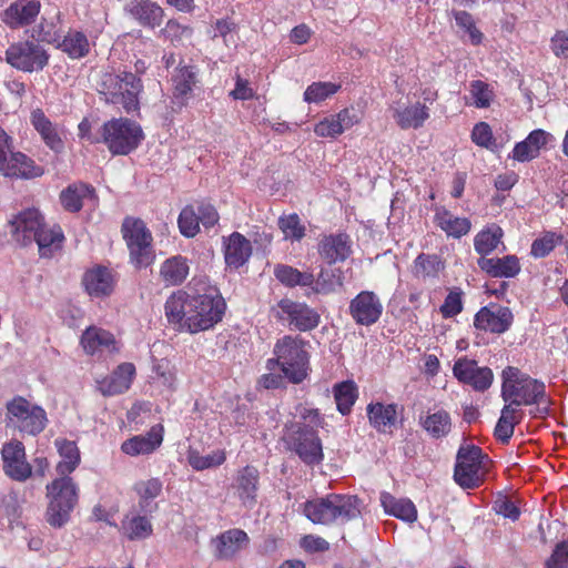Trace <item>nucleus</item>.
Here are the masks:
<instances>
[{
	"label": "nucleus",
	"mask_w": 568,
	"mask_h": 568,
	"mask_svg": "<svg viewBox=\"0 0 568 568\" xmlns=\"http://www.w3.org/2000/svg\"><path fill=\"white\" fill-rule=\"evenodd\" d=\"M226 303L219 294H191L185 290L174 291L164 303L168 324L176 332L197 334L209 331L224 316Z\"/></svg>",
	"instance_id": "1"
},
{
	"label": "nucleus",
	"mask_w": 568,
	"mask_h": 568,
	"mask_svg": "<svg viewBox=\"0 0 568 568\" xmlns=\"http://www.w3.org/2000/svg\"><path fill=\"white\" fill-rule=\"evenodd\" d=\"M307 345L308 342L298 335H284L276 341L273 348L275 357L266 361V369L280 367L290 383L301 384L311 371Z\"/></svg>",
	"instance_id": "2"
},
{
	"label": "nucleus",
	"mask_w": 568,
	"mask_h": 568,
	"mask_svg": "<svg viewBox=\"0 0 568 568\" xmlns=\"http://www.w3.org/2000/svg\"><path fill=\"white\" fill-rule=\"evenodd\" d=\"M303 514L315 525L345 524L361 516L359 499L354 495L327 494L305 501Z\"/></svg>",
	"instance_id": "3"
},
{
	"label": "nucleus",
	"mask_w": 568,
	"mask_h": 568,
	"mask_svg": "<svg viewBox=\"0 0 568 568\" xmlns=\"http://www.w3.org/2000/svg\"><path fill=\"white\" fill-rule=\"evenodd\" d=\"M95 90L106 103L120 104L126 113H133L140 109L143 82L130 71H105L99 74Z\"/></svg>",
	"instance_id": "4"
},
{
	"label": "nucleus",
	"mask_w": 568,
	"mask_h": 568,
	"mask_svg": "<svg viewBox=\"0 0 568 568\" xmlns=\"http://www.w3.org/2000/svg\"><path fill=\"white\" fill-rule=\"evenodd\" d=\"M501 397L513 406H542V415L548 414L550 399L546 394L544 382L521 373L519 368L507 366L503 371Z\"/></svg>",
	"instance_id": "5"
},
{
	"label": "nucleus",
	"mask_w": 568,
	"mask_h": 568,
	"mask_svg": "<svg viewBox=\"0 0 568 568\" xmlns=\"http://www.w3.org/2000/svg\"><path fill=\"white\" fill-rule=\"evenodd\" d=\"M49 505L45 517L50 526L60 528L70 519V514L78 504V486L70 476H59L47 485Z\"/></svg>",
	"instance_id": "6"
},
{
	"label": "nucleus",
	"mask_w": 568,
	"mask_h": 568,
	"mask_svg": "<svg viewBox=\"0 0 568 568\" xmlns=\"http://www.w3.org/2000/svg\"><path fill=\"white\" fill-rule=\"evenodd\" d=\"M101 138L112 155H128L139 148L144 133L135 121L118 118L103 123Z\"/></svg>",
	"instance_id": "7"
},
{
	"label": "nucleus",
	"mask_w": 568,
	"mask_h": 568,
	"mask_svg": "<svg viewBox=\"0 0 568 568\" xmlns=\"http://www.w3.org/2000/svg\"><path fill=\"white\" fill-rule=\"evenodd\" d=\"M121 233L134 267L140 270L150 266L155 253L152 246L153 236L146 224L139 217L126 216L122 222Z\"/></svg>",
	"instance_id": "8"
},
{
	"label": "nucleus",
	"mask_w": 568,
	"mask_h": 568,
	"mask_svg": "<svg viewBox=\"0 0 568 568\" xmlns=\"http://www.w3.org/2000/svg\"><path fill=\"white\" fill-rule=\"evenodd\" d=\"M6 427L21 434L37 436L47 426L45 410L22 396H14L6 404Z\"/></svg>",
	"instance_id": "9"
},
{
	"label": "nucleus",
	"mask_w": 568,
	"mask_h": 568,
	"mask_svg": "<svg viewBox=\"0 0 568 568\" xmlns=\"http://www.w3.org/2000/svg\"><path fill=\"white\" fill-rule=\"evenodd\" d=\"M488 456L476 445H462L456 455L454 479L464 489L478 488L485 480Z\"/></svg>",
	"instance_id": "10"
},
{
	"label": "nucleus",
	"mask_w": 568,
	"mask_h": 568,
	"mask_svg": "<svg viewBox=\"0 0 568 568\" xmlns=\"http://www.w3.org/2000/svg\"><path fill=\"white\" fill-rule=\"evenodd\" d=\"M286 448L295 453L307 466L320 465L324 459L322 440L316 429L305 424H291L286 426L283 437Z\"/></svg>",
	"instance_id": "11"
},
{
	"label": "nucleus",
	"mask_w": 568,
	"mask_h": 568,
	"mask_svg": "<svg viewBox=\"0 0 568 568\" xmlns=\"http://www.w3.org/2000/svg\"><path fill=\"white\" fill-rule=\"evenodd\" d=\"M0 172L8 178L34 179L44 173V170L27 154L13 151V140L0 128Z\"/></svg>",
	"instance_id": "12"
},
{
	"label": "nucleus",
	"mask_w": 568,
	"mask_h": 568,
	"mask_svg": "<svg viewBox=\"0 0 568 568\" xmlns=\"http://www.w3.org/2000/svg\"><path fill=\"white\" fill-rule=\"evenodd\" d=\"M50 54L36 40H22L11 43L4 52L6 62L18 71L40 72L49 64Z\"/></svg>",
	"instance_id": "13"
},
{
	"label": "nucleus",
	"mask_w": 568,
	"mask_h": 568,
	"mask_svg": "<svg viewBox=\"0 0 568 568\" xmlns=\"http://www.w3.org/2000/svg\"><path fill=\"white\" fill-rule=\"evenodd\" d=\"M277 321L287 324L298 332H311L321 323V314L306 302L294 301L285 297L277 302L275 307Z\"/></svg>",
	"instance_id": "14"
},
{
	"label": "nucleus",
	"mask_w": 568,
	"mask_h": 568,
	"mask_svg": "<svg viewBox=\"0 0 568 568\" xmlns=\"http://www.w3.org/2000/svg\"><path fill=\"white\" fill-rule=\"evenodd\" d=\"M2 470L7 477L23 483L32 476V465L27 459L26 447L18 439H10L1 448Z\"/></svg>",
	"instance_id": "15"
},
{
	"label": "nucleus",
	"mask_w": 568,
	"mask_h": 568,
	"mask_svg": "<svg viewBox=\"0 0 568 568\" xmlns=\"http://www.w3.org/2000/svg\"><path fill=\"white\" fill-rule=\"evenodd\" d=\"M454 377L476 392H486L494 382V373L488 366H479L478 362L467 356L459 357L453 366Z\"/></svg>",
	"instance_id": "16"
},
{
	"label": "nucleus",
	"mask_w": 568,
	"mask_h": 568,
	"mask_svg": "<svg viewBox=\"0 0 568 568\" xmlns=\"http://www.w3.org/2000/svg\"><path fill=\"white\" fill-rule=\"evenodd\" d=\"M514 318L509 307L489 303L475 314L474 326L486 333L501 335L510 329Z\"/></svg>",
	"instance_id": "17"
},
{
	"label": "nucleus",
	"mask_w": 568,
	"mask_h": 568,
	"mask_svg": "<svg viewBox=\"0 0 568 568\" xmlns=\"http://www.w3.org/2000/svg\"><path fill=\"white\" fill-rule=\"evenodd\" d=\"M260 485V470L253 465H246L236 470L231 489L240 504L251 509L257 504Z\"/></svg>",
	"instance_id": "18"
},
{
	"label": "nucleus",
	"mask_w": 568,
	"mask_h": 568,
	"mask_svg": "<svg viewBox=\"0 0 568 568\" xmlns=\"http://www.w3.org/2000/svg\"><path fill=\"white\" fill-rule=\"evenodd\" d=\"M80 345L87 355L98 357L104 354H119L122 347L121 342L115 338L113 333L94 325L87 327L82 332Z\"/></svg>",
	"instance_id": "19"
},
{
	"label": "nucleus",
	"mask_w": 568,
	"mask_h": 568,
	"mask_svg": "<svg viewBox=\"0 0 568 568\" xmlns=\"http://www.w3.org/2000/svg\"><path fill=\"white\" fill-rule=\"evenodd\" d=\"M44 223V216L38 209L22 210L9 221L11 236L20 245L27 246L33 242Z\"/></svg>",
	"instance_id": "20"
},
{
	"label": "nucleus",
	"mask_w": 568,
	"mask_h": 568,
	"mask_svg": "<svg viewBox=\"0 0 568 568\" xmlns=\"http://www.w3.org/2000/svg\"><path fill=\"white\" fill-rule=\"evenodd\" d=\"M349 314L356 324L371 326L381 318L383 304L374 292L362 291L351 301Z\"/></svg>",
	"instance_id": "21"
},
{
	"label": "nucleus",
	"mask_w": 568,
	"mask_h": 568,
	"mask_svg": "<svg viewBox=\"0 0 568 568\" xmlns=\"http://www.w3.org/2000/svg\"><path fill=\"white\" fill-rule=\"evenodd\" d=\"M418 425L434 440L448 437L454 427L452 414L437 405L419 414Z\"/></svg>",
	"instance_id": "22"
},
{
	"label": "nucleus",
	"mask_w": 568,
	"mask_h": 568,
	"mask_svg": "<svg viewBox=\"0 0 568 568\" xmlns=\"http://www.w3.org/2000/svg\"><path fill=\"white\" fill-rule=\"evenodd\" d=\"M352 252V240L345 232L323 235L317 244L320 257L328 265L346 261Z\"/></svg>",
	"instance_id": "23"
},
{
	"label": "nucleus",
	"mask_w": 568,
	"mask_h": 568,
	"mask_svg": "<svg viewBox=\"0 0 568 568\" xmlns=\"http://www.w3.org/2000/svg\"><path fill=\"white\" fill-rule=\"evenodd\" d=\"M41 10L39 0H16L1 13V21L10 29L17 30L36 21Z\"/></svg>",
	"instance_id": "24"
},
{
	"label": "nucleus",
	"mask_w": 568,
	"mask_h": 568,
	"mask_svg": "<svg viewBox=\"0 0 568 568\" xmlns=\"http://www.w3.org/2000/svg\"><path fill=\"white\" fill-rule=\"evenodd\" d=\"M135 375L136 369L133 363H121L109 376L98 382V389L105 397L123 394L130 389Z\"/></svg>",
	"instance_id": "25"
},
{
	"label": "nucleus",
	"mask_w": 568,
	"mask_h": 568,
	"mask_svg": "<svg viewBox=\"0 0 568 568\" xmlns=\"http://www.w3.org/2000/svg\"><path fill=\"white\" fill-rule=\"evenodd\" d=\"M215 557L219 560H232L250 545V537L243 529L231 528L213 540Z\"/></svg>",
	"instance_id": "26"
},
{
	"label": "nucleus",
	"mask_w": 568,
	"mask_h": 568,
	"mask_svg": "<svg viewBox=\"0 0 568 568\" xmlns=\"http://www.w3.org/2000/svg\"><path fill=\"white\" fill-rule=\"evenodd\" d=\"M30 123L39 133L41 140L51 151L60 154L64 150L62 132L58 124L53 123L42 109H34L30 114Z\"/></svg>",
	"instance_id": "27"
},
{
	"label": "nucleus",
	"mask_w": 568,
	"mask_h": 568,
	"mask_svg": "<svg viewBox=\"0 0 568 568\" xmlns=\"http://www.w3.org/2000/svg\"><path fill=\"white\" fill-rule=\"evenodd\" d=\"M82 285L91 297H105L113 292L115 278L109 267L95 265L84 272Z\"/></svg>",
	"instance_id": "28"
},
{
	"label": "nucleus",
	"mask_w": 568,
	"mask_h": 568,
	"mask_svg": "<svg viewBox=\"0 0 568 568\" xmlns=\"http://www.w3.org/2000/svg\"><path fill=\"white\" fill-rule=\"evenodd\" d=\"M199 82V69L195 65H179L172 78V102L182 109L186 106L190 95Z\"/></svg>",
	"instance_id": "29"
},
{
	"label": "nucleus",
	"mask_w": 568,
	"mask_h": 568,
	"mask_svg": "<svg viewBox=\"0 0 568 568\" xmlns=\"http://www.w3.org/2000/svg\"><path fill=\"white\" fill-rule=\"evenodd\" d=\"M552 139V135L542 130H532L525 140L517 142L509 154V158L518 162H529L538 158L544 149Z\"/></svg>",
	"instance_id": "30"
},
{
	"label": "nucleus",
	"mask_w": 568,
	"mask_h": 568,
	"mask_svg": "<svg viewBox=\"0 0 568 568\" xmlns=\"http://www.w3.org/2000/svg\"><path fill=\"white\" fill-rule=\"evenodd\" d=\"M163 435V425H153L145 435H136L124 440L121 450L129 456L149 455L161 446Z\"/></svg>",
	"instance_id": "31"
},
{
	"label": "nucleus",
	"mask_w": 568,
	"mask_h": 568,
	"mask_svg": "<svg viewBox=\"0 0 568 568\" xmlns=\"http://www.w3.org/2000/svg\"><path fill=\"white\" fill-rule=\"evenodd\" d=\"M404 412V406L395 403L384 404L382 402L369 403L366 413L371 426L378 433H390L395 426L399 413Z\"/></svg>",
	"instance_id": "32"
},
{
	"label": "nucleus",
	"mask_w": 568,
	"mask_h": 568,
	"mask_svg": "<svg viewBox=\"0 0 568 568\" xmlns=\"http://www.w3.org/2000/svg\"><path fill=\"white\" fill-rule=\"evenodd\" d=\"M223 248L226 266L234 270L243 266L252 255L251 242L239 232L223 239Z\"/></svg>",
	"instance_id": "33"
},
{
	"label": "nucleus",
	"mask_w": 568,
	"mask_h": 568,
	"mask_svg": "<svg viewBox=\"0 0 568 568\" xmlns=\"http://www.w3.org/2000/svg\"><path fill=\"white\" fill-rule=\"evenodd\" d=\"M393 119L402 130H418L429 119V108L419 101L406 106H392Z\"/></svg>",
	"instance_id": "34"
},
{
	"label": "nucleus",
	"mask_w": 568,
	"mask_h": 568,
	"mask_svg": "<svg viewBox=\"0 0 568 568\" xmlns=\"http://www.w3.org/2000/svg\"><path fill=\"white\" fill-rule=\"evenodd\" d=\"M477 264L488 276L496 278H514L521 271L519 258L513 254L503 257H479Z\"/></svg>",
	"instance_id": "35"
},
{
	"label": "nucleus",
	"mask_w": 568,
	"mask_h": 568,
	"mask_svg": "<svg viewBox=\"0 0 568 568\" xmlns=\"http://www.w3.org/2000/svg\"><path fill=\"white\" fill-rule=\"evenodd\" d=\"M126 11L140 26L149 29L160 27L164 18L163 9L151 0H130Z\"/></svg>",
	"instance_id": "36"
},
{
	"label": "nucleus",
	"mask_w": 568,
	"mask_h": 568,
	"mask_svg": "<svg viewBox=\"0 0 568 568\" xmlns=\"http://www.w3.org/2000/svg\"><path fill=\"white\" fill-rule=\"evenodd\" d=\"M190 274V263L183 255H174L162 262L159 276L165 286L182 285Z\"/></svg>",
	"instance_id": "37"
},
{
	"label": "nucleus",
	"mask_w": 568,
	"mask_h": 568,
	"mask_svg": "<svg viewBox=\"0 0 568 568\" xmlns=\"http://www.w3.org/2000/svg\"><path fill=\"white\" fill-rule=\"evenodd\" d=\"M54 446L61 457L55 466L59 476H70L81 463V455L75 442L67 438H57Z\"/></svg>",
	"instance_id": "38"
},
{
	"label": "nucleus",
	"mask_w": 568,
	"mask_h": 568,
	"mask_svg": "<svg viewBox=\"0 0 568 568\" xmlns=\"http://www.w3.org/2000/svg\"><path fill=\"white\" fill-rule=\"evenodd\" d=\"M434 222L447 236L454 239H460L468 234L471 227L469 219L454 216L452 212L444 206L436 209Z\"/></svg>",
	"instance_id": "39"
},
{
	"label": "nucleus",
	"mask_w": 568,
	"mask_h": 568,
	"mask_svg": "<svg viewBox=\"0 0 568 568\" xmlns=\"http://www.w3.org/2000/svg\"><path fill=\"white\" fill-rule=\"evenodd\" d=\"M381 505L385 513L406 523H414L417 519V509L408 498H396L390 493L381 494Z\"/></svg>",
	"instance_id": "40"
},
{
	"label": "nucleus",
	"mask_w": 568,
	"mask_h": 568,
	"mask_svg": "<svg viewBox=\"0 0 568 568\" xmlns=\"http://www.w3.org/2000/svg\"><path fill=\"white\" fill-rule=\"evenodd\" d=\"M64 234L60 225L43 224L41 231L36 235L33 242L38 244L41 257H51L53 253L62 247Z\"/></svg>",
	"instance_id": "41"
},
{
	"label": "nucleus",
	"mask_w": 568,
	"mask_h": 568,
	"mask_svg": "<svg viewBox=\"0 0 568 568\" xmlns=\"http://www.w3.org/2000/svg\"><path fill=\"white\" fill-rule=\"evenodd\" d=\"M445 270V262L437 254L420 253L413 262L412 273L415 278L429 281L439 277Z\"/></svg>",
	"instance_id": "42"
},
{
	"label": "nucleus",
	"mask_w": 568,
	"mask_h": 568,
	"mask_svg": "<svg viewBox=\"0 0 568 568\" xmlns=\"http://www.w3.org/2000/svg\"><path fill=\"white\" fill-rule=\"evenodd\" d=\"M62 36V20L59 10L52 16H43L33 29V37L37 38L38 42H47L57 45Z\"/></svg>",
	"instance_id": "43"
},
{
	"label": "nucleus",
	"mask_w": 568,
	"mask_h": 568,
	"mask_svg": "<svg viewBox=\"0 0 568 568\" xmlns=\"http://www.w3.org/2000/svg\"><path fill=\"white\" fill-rule=\"evenodd\" d=\"M55 47L74 60L82 59L90 53L88 37L78 30H69Z\"/></svg>",
	"instance_id": "44"
},
{
	"label": "nucleus",
	"mask_w": 568,
	"mask_h": 568,
	"mask_svg": "<svg viewBox=\"0 0 568 568\" xmlns=\"http://www.w3.org/2000/svg\"><path fill=\"white\" fill-rule=\"evenodd\" d=\"M121 532L129 540H144L152 536L153 525L148 516L126 515L121 521Z\"/></svg>",
	"instance_id": "45"
},
{
	"label": "nucleus",
	"mask_w": 568,
	"mask_h": 568,
	"mask_svg": "<svg viewBox=\"0 0 568 568\" xmlns=\"http://www.w3.org/2000/svg\"><path fill=\"white\" fill-rule=\"evenodd\" d=\"M523 413L516 406L507 404L503 407L494 435L501 444H508L514 435L515 426L521 422Z\"/></svg>",
	"instance_id": "46"
},
{
	"label": "nucleus",
	"mask_w": 568,
	"mask_h": 568,
	"mask_svg": "<svg viewBox=\"0 0 568 568\" xmlns=\"http://www.w3.org/2000/svg\"><path fill=\"white\" fill-rule=\"evenodd\" d=\"M94 189L87 183H73L60 193L62 207L71 213L79 212L83 206V200L93 195Z\"/></svg>",
	"instance_id": "47"
},
{
	"label": "nucleus",
	"mask_w": 568,
	"mask_h": 568,
	"mask_svg": "<svg viewBox=\"0 0 568 568\" xmlns=\"http://www.w3.org/2000/svg\"><path fill=\"white\" fill-rule=\"evenodd\" d=\"M162 489L163 483L154 477L134 484L133 490L139 496V507L141 511H152L158 508L156 504L150 508V501L159 497L162 494Z\"/></svg>",
	"instance_id": "48"
},
{
	"label": "nucleus",
	"mask_w": 568,
	"mask_h": 568,
	"mask_svg": "<svg viewBox=\"0 0 568 568\" xmlns=\"http://www.w3.org/2000/svg\"><path fill=\"white\" fill-rule=\"evenodd\" d=\"M344 285V275L341 268L322 267L315 277L313 293L317 295H328L336 292Z\"/></svg>",
	"instance_id": "49"
},
{
	"label": "nucleus",
	"mask_w": 568,
	"mask_h": 568,
	"mask_svg": "<svg viewBox=\"0 0 568 568\" xmlns=\"http://www.w3.org/2000/svg\"><path fill=\"white\" fill-rule=\"evenodd\" d=\"M336 408L342 415H348L358 397V389L353 381H344L333 388Z\"/></svg>",
	"instance_id": "50"
},
{
	"label": "nucleus",
	"mask_w": 568,
	"mask_h": 568,
	"mask_svg": "<svg viewBox=\"0 0 568 568\" xmlns=\"http://www.w3.org/2000/svg\"><path fill=\"white\" fill-rule=\"evenodd\" d=\"M503 235L501 227L495 224L480 231L474 239L475 251L480 257H486L497 248Z\"/></svg>",
	"instance_id": "51"
},
{
	"label": "nucleus",
	"mask_w": 568,
	"mask_h": 568,
	"mask_svg": "<svg viewBox=\"0 0 568 568\" xmlns=\"http://www.w3.org/2000/svg\"><path fill=\"white\" fill-rule=\"evenodd\" d=\"M159 37L174 47H180L193 37V28L181 23L178 19H169L160 30Z\"/></svg>",
	"instance_id": "52"
},
{
	"label": "nucleus",
	"mask_w": 568,
	"mask_h": 568,
	"mask_svg": "<svg viewBox=\"0 0 568 568\" xmlns=\"http://www.w3.org/2000/svg\"><path fill=\"white\" fill-rule=\"evenodd\" d=\"M564 242V235L552 231H545L535 239L530 246V255L535 258L548 256L558 245Z\"/></svg>",
	"instance_id": "53"
},
{
	"label": "nucleus",
	"mask_w": 568,
	"mask_h": 568,
	"mask_svg": "<svg viewBox=\"0 0 568 568\" xmlns=\"http://www.w3.org/2000/svg\"><path fill=\"white\" fill-rule=\"evenodd\" d=\"M226 460V452L224 449L214 450L205 456L201 455L197 450L191 449L187 452L189 465L197 471L209 468L219 467Z\"/></svg>",
	"instance_id": "54"
},
{
	"label": "nucleus",
	"mask_w": 568,
	"mask_h": 568,
	"mask_svg": "<svg viewBox=\"0 0 568 568\" xmlns=\"http://www.w3.org/2000/svg\"><path fill=\"white\" fill-rule=\"evenodd\" d=\"M341 89V84L333 82H313L304 92V101L307 103H321L334 95Z\"/></svg>",
	"instance_id": "55"
},
{
	"label": "nucleus",
	"mask_w": 568,
	"mask_h": 568,
	"mask_svg": "<svg viewBox=\"0 0 568 568\" xmlns=\"http://www.w3.org/2000/svg\"><path fill=\"white\" fill-rule=\"evenodd\" d=\"M278 227L287 240L301 241L305 236L306 229L296 213L281 216Z\"/></svg>",
	"instance_id": "56"
},
{
	"label": "nucleus",
	"mask_w": 568,
	"mask_h": 568,
	"mask_svg": "<svg viewBox=\"0 0 568 568\" xmlns=\"http://www.w3.org/2000/svg\"><path fill=\"white\" fill-rule=\"evenodd\" d=\"M469 92L473 103L478 109H486L494 99V91L488 83L481 80H474L469 84Z\"/></svg>",
	"instance_id": "57"
},
{
	"label": "nucleus",
	"mask_w": 568,
	"mask_h": 568,
	"mask_svg": "<svg viewBox=\"0 0 568 568\" xmlns=\"http://www.w3.org/2000/svg\"><path fill=\"white\" fill-rule=\"evenodd\" d=\"M178 225L182 235L194 237L200 232V222L193 206H185L178 219Z\"/></svg>",
	"instance_id": "58"
},
{
	"label": "nucleus",
	"mask_w": 568,
	"mask_h": 568,
	"mask_svg": "<svg viewBox=\"0 0 568 568\" xmlns=\"http://www.w3.org/2000/svg\"><path fill=\"white\" fill-rule=\"evenodd\" d=\"M453 16L456 24L469 34L470 41L474 45H478L483 42L484 34L479 29H477L475 20L469 12L464 10L453 11Z\"/></svg>",
	"instance_id": "59"
},
{
	"label": "nucleus",
	"mask_w": 568,
	"mask_h": 568,
	"mask_svg": "<svg viewBox=\"0 0 568 568\" xmlns=\"http://www.w3.org/2000/svg\"><path fill=\"white\" fill-rule=\"evenodd\" d=\"M440 314L444 318H452L463 311V292L458 287L449 291L439 307Z\"/></svg>",
	"instance_id": "60"
},
{
	"label": "nucleus",
	"mask_w": 568,
	"mask_h": 568,
	"mask_svg": "<svg viewBox=\"0 0 568 568\" xmlns=\"http://www.w3.org/2000/svg\"><path fill=\"white\" fill-rule=\"evenodd\" d=\"M296 413L301 422H296L295 424H305L308 428L316 430L325 424L324 416L320 409L311 407L307 404H300L296 407Z\"/></svg>",
	"instance_id": "61"
},
{
	"label": "nucleus",
	"mask_w": 568,
	"mask_h": 568,
	"mask_svg": "<svg viewBox=\"0 0 568 568\" xmlns=\"http://www.w3.org/2000/svg\"><path fill=\"white\" fill-rule=\"evenodd\" d=\"M471 141L481 148L491 149L495 144L490 125L487 122H478L471 131Z\"/></svg>",
	"instance_id": "62"
},
{
	"label": "nucleus",
	"mask_w": 568,
	"mask_h": 568,
	"mask_svg": "<svg viewBox=\"0 0 568 568\" xmlns=\"http://www.w3.org/2000/svg\"><path fill=\"white\" fill-rule=\"evenodd\" d=\"M314 133L320 138H336L343 133L335 114L326 116L314 126Z\"/></svg>",
	"instance_id": "63"
},
{
	"label": "nucleus",
	"mask_w": 568,
	"mask_h": 568,
	"mask_svg": "<svg viewBox=\"0 0 568 568\" xmlns=\"http://www.w3.org/2000/svg\"><path fill=\"white\" fill-rule=\"evenodd\" d=\"M568 567V539L556 545L551 556L546 560L545 568Z\"/></svg>",
	"instance_id": "64"
}]
</instances>
